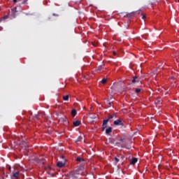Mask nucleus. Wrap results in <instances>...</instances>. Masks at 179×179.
I'll list each match as a JSON object with an SVG mask.
<instances>
[{
    "label": "nucleus",
    "mask_w": 179,
    "mask_h": 179,
    "mask_svg": "<svg viewBox=\"0 0 179 179\" xmlns=\"http://www.w3.org/2000/svg\"><path fill=\"white\" fill-rule=\"evenodd\" d=\"M120 143H116V145L118 146V148H120V146L122 148H127V143H128V140L125 138H120Z\"/></svg>",
    "instance_id": "1"
},
{
    "label": "nucleus",
    "mask_w": 179,
    "mask_h": 179,
    "mask_svg": "<svg viewBox=\"0 0 179 179\" xmlns=\"http://www.w3.org/2000/svg\"><path fill=\"white\" fill-rule=\"evenodd\" d=\"M76 114H78V112H76V109H73L71 110V115H72V117H75L76 115Z\"/></svg>",
    "instance_id": "10"
},
{
    "label": "nucleus",
    "mask_w": 179,
    "mask_h": 179,
    "mask_svg": "<svg viewBox=\"0 0 179 179\" xmlns=\"http://www.w3.org/2000/svg\"><path fill=\"white\" fill-rule=\"evenodd\" d=\"M13 177H14L15 178H19V171L13 173Z\"/></svg>",
    "instance_id": "8"
},
{
    "label": "nucleus",
    "mask_w": 179,
    "mask_h": 179,
    "mask_svg": "<svg viewBox=\"0 0 179 179\" xmlns=\"http://www.w3.org/2000/svg\"><path fill=\"white\" fill-rule=\"evenodd\" d=\"M113 55H117V52H113Z\"/></svg>",
    "instance_id": "24"
},
{
    "label": "nucleus",
    "mask_w": 179,
    "mask_h": 179,
    "mask_svg": "<svg viewBox=\"0 0 179 179\" xmlns=\"http://www.w3.org/2000/svg\"><path fill=\"white\" fill-rule=\"evenodd\" d=\"M66 164V162L64 161V162L59 161L57 162V166L59 167L60 169H62V167H65V165Z\"/></svg>",
    "instance_id": "4"
},
{
    "label": "nucleus",
    "mask_w": 179,
    "mask_h": 179,
    "mask_svg": "<svg viewBox=\"0 0 179 179\" xmlns=\"http://www.w3.org/2000/svg\"><path fill=\"white\" fill-rule=\"evenodd\" d=\"M29 0H18V2H21L22 4L27 3Z\"/></svg>",
    "instance_id": "15"
},
{
    "label": "nucleus",
    "mask_w": 179,
    "mask_h": 179,
    "mask_svg": "<svg viewBox=\"0 0 179 179\" xmlns=\"http://www.w3.org/2000/svg\"><path fill=\"white\" fill-rule=\"evenodd\" d=\"M131 82H132V83H136V82H139V80H138V76L134 77Z\"/></svg>",
    "instance_id": "9"
},
{
    "label": "nucleus",
    "mask_w": 179,
    "mask_h": 179,
    "mask_svg": "<svg viewBox=\"0 0 179 179\" xmlns=\"http://www.w3.org/2000/svg\"><path fill=\"white\" fill-rule=\"evenodd\" d=\"M137 162H138V158H133L130 161V164L134 165V164H136Z\"/></svg>",
    "instance_id": "5"
},
{
    "label": "nucleus",
    "mask_w": 179,
    "mask_h": 179,
    "mask_svg": "<svg viewBox=\"0 0 179 179\" xmlns=\"http://www.w3.org/2000/svg\"><path fill=\"white\" fill-rule=\"evenodd\" d=\"M113 118H114V115H110L108 119L103 120L102 126L104 127L102 128V131H104L106 128H107V124L108 123V121H110V120H113Z\"/></svg>",
    "instance_id": "2"
},
{
    "label": "nucleus",
    "mask_w": 179,
    "mask_h": 179,
    "mask_svg": "<svg viewBox=\"0 0 179 179\" xmlns=\"http://www.w3.org/2000/svg\"><path fill=\"white\" fill-rule=\"evenodd\" d=\"M83 138L81 136H78V138H77V142H80Z\"/></svg>",
    "instance_id": "17"
},
{
    "label": "nucleus",
    "mask_w": 179,
    "mask_h": 179,
    "mask_svg": "<svg viewBox=\"0 0 179 179\" xmlns=\"http://www.w3.org/2000/svg\"><path fill=\"white\" fill-rule=\"evenodd\" d=\"M15 10H16V8L12 9V11H13V12L15 11Z\"/></svg>",
    "instance_id": "23"
},
{
    "label": "nucleus",
    "mask_w": 179,
    "mask_h": 179,
    "mask_svg": "<svg viewBox=\"0 0 179 179\" xmlns=\"http://www.w3.org/2000/svg\"><path fill=\"white\" fill-rule=\"evenodd\" d=\"M114 125H120L121 127H124V122H122V119H117L113 122Z\"/></svg>",
    "instance_id": "3"
},
{
    "label": "nucleus",
    "mask_w": 179,
    "mask_h": 179,
    "mask_svg": "<svg viewBox=\"0 0 179 179\" xmlns=\"http://www.w3.org/2000/svg\"><path fill=\"white\" fill-rule=\"evenodd\" d=\"M101 83L103 85H106L107 83V78H103L101 80Z\"/></svg>",
    "instance_id": "13"
},
{
    "label": "nucleus",
    "mask_w": 179,
    "mask_h": 179,
    "mask_svg": "<svg viewBox=\"0 0 179 179\" xmlns=\"http://www.w3.org/2000/svg\"><path fill=\"white\" fill-rule=\"evenodd\" d=\"M113 131V129L111 127H108V129H106V134L108 135L109 134H111Z\"/></svg>",
    "instance_id": "6"
},
{
    "label": "nucleus",
    "mask_w": 179,
    "mask_h": 179,
    "mask_svg": "<svg viewBox=\"0 0 179 179\" xmlns=\"http://www.w3.org/2000/svg\"><path fill=\"white\" fill-rule=\"evenodd\" d=\"M9 170H10H10H11V168H10V166L9 167Z\"/></svg>",
    "instance_id": "25"
},
{
    "label": "nucleus",
    "mask_w": 179,
    "mask_h": 179,
    "mask_svg": "<svg viewBox=\"0 0 179 179\" xmlns=\"http://www.w3.org/2000/svg\"><path fill=\"white\" fill-rule=\"evenodd\" d=\"M114 160H115V163H118V162H120V159H117V157H115L114 158Z\"/></svg>",
    "instance_id": "19"
},
{
    "label": "nucleus",
    "mask_w": 179,
    "mask_h": 179,
    "mask_svg": "<svg viewBox=\"0 0 179 179\" xmlns=\"http://www.w3.org/2000/svg\"><path fill=\"white\" fill-rule=\"evenodd\" d=\"M63 100L64 101H68V100H69V95H66L63 96Z\"/></svg>",
    "instance_id": "11"
},
{
    "label": "nucleus",
    "mask_w": 179,
    "mask_h": 179,
    "mask_svg": "<svg viewBox=\"0 0 179 179\" xmlns=\"http://www.w3.org/2000/svg\"><path fill=\"white\" fill-rule=\"evenodd\" d=\"M76 162H85V159H82L80 157H78L76 158Z\"/></svg>",
    "instance_id": "16"
},
{
    "label": "nucleus",
    "mask_w": 179,
    "mask_h": 179,
    "mask_svg": "<svg viewBox=\"0 0 179 179\" xmlns=\"http://www.w3.org/2000/svg\"><path fill=\"white\" fill-rule=\"evenodd\" d=\"M97 69L98 71H101L103 69V66H99Z\"/></svg>",
    "instance_id": "18"
},
{
    "label": "nucleus",
    "mask_w": 179,
    "mask_h": 179,
    "mask_svg": "<svg viewBox=\"0 0 179 179\" xmlns=\"http://www.w3.org/2000/svg\"><path fill=\"white\" fill-rule=\"evenodd\" d=\"M142 19H146V15H143Z\"/></svg>",
    "instance_id": "22"
},
{
    "label": "nucleus",
    "mask_w": 179,
    "mask_h": 179,
    "mask_svg": "<svg viewBox=\"0 0 179 179\" xmlns=\"http://www.w3.org/2000/svg\"><path fill=\"white\" fill-rule=\"evenodd\" d=\"M109 105L111 106V103H109Z\"/></svg>",
    "instance_id": "27"
},
{
    "label": "nucleus",
    "mask_w": 179,
    "mask_h": 179,
    "mask_svg": "<svg viewBox=\"0 0 179 179\" xmlns=\"http://www.w3.org/2000/svg\"><path fill=\"white\" fill-rule=\"evenodd\" d=\"M159 68H162V66H159Z\"/></svg>",
    "instance_id": "26"
},
{
    "label": "nucleus",
    "mask_w": 179,
    "mask_h": 179,
    "mask_svg": "<svg viewBox=\"0 0 179 179\" xmlns=\"http://www.w3.org/2000/svg\"><path fill=\"white\" fill-rule=\"evenodd\" d=\"M76 174H78V173L76 172V171H71V172L70 173V176H71V177H75V176H76Z\"/></svg>",
    "instance_id": "12"
},
{
    "label": "nucleus",
    "mask_w": 179,
    "mask_h": 179,
    "mask_svg": "<svg viewBox=\"0 0 179 179\" xmlns=\"http://www.w3.org/2000/svg\"><path fill=\"white\" fill-rule=\"evenodd\" d=\"M13 2L14 3H16L18 2V0H13Z\"/></svg>",
    "instance_id": "21"
},
{
    "label": "nucleus",
    "mask_w": 179,
    "mask_h": 179,
    "mask_svg": "<svg viewBox=\"0 0 179 179\" xmlns=\"http://www.w3.org/2000/svg\"><path fill=\"white\" fill-rule=\"evenodd\" d=\"M73 125H74L75 127H79V125H80V121L79 120L74 121L73 122Z\"/></svg>",
    "instance_id": "7"
},
{
    "label": "nucleus",
    "mask_w": 179,
    "mask_h": 179,
    "mask_svg": "<svg viewBox=\"0 0 179 179\" xmlns=\"http://www.w3.org/2000/svg\"><path fill=\"white\" fill-rule=\"evenodd\" d=\"M178 2H179V0H178Z\"/></svg>",
    "instance_id": "28"
},
{
    "label": "nucleus",
    "mask_w": 179,
    "mask_h": 179,
    "mask_svg": "<svg viewBox=\"0 0 179 179\" xmlns=\"http://www.w3.org/2000/svg\"><path fill=\"white\" fill-rule=\"evenodd\" d=\"M8 15H6V16H4V17H3V20H5V19H8Z\"/></svg>",
    "instance_id": "20"
},
{
    "label": "nucleus",
    "mask_w": 179,
    "mask_h": 179,
    "mask_svg": "<svg viewBox=\"0 0 179 179\" xmlns=\"http://www.w3.org/2000/svg\"><path fill=\"white\" fill-rule=\"evenodd\" d=\"M142 92V89L141 88H136L135 93H141Z\"/></svg>",
    "instance_id": "14"
}]
</instances>
